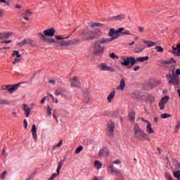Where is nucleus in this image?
Wrapping results in <instances>:
<instances>
[{
    "label": "nucleus",
    "instance_id": "obj_22",
    "mask_svg": "<svg viewBox=\"0 0 180 180\" xmlns=\"http://www.w3.org/2000/svg\"><path fill=\"white\" fill-rule=\"evenodd\" d=\"M146 131L148 132V134H153V133H154V129H153V127H151L150 122H148L146 126Z\"/></svg>",
    "mask_w": 180,
    "mask_h": 180
},
{
    "label": "nucleus",
    "instance_id": "obj_18",
    "mask_svg": "<svg viewBox=\"0 0 180 180\" xmlns=\"http://www.w3.org/2000/svg\"><path fill=\"white\" fill-rule=\"evenodd\" d=\"M12 36V32H2L0 34L1 40H4L5 39H9Z\"/></svg>",
    "mask_w": 180,
    "mask_h": 180
},
{
    "label": "nucleus",
    "instance_id": "obj_38",
    "mask_svg": "<svg viewBox=\"0 0 180 180\" xmlns=\"http://www.w3.org/2000/svg\"><path fill=\"white\" fill-rule=\"evenodd\" d=\"M173 175L175 178L180 180V171H176L173 173Z\"/></svg>",
    "mask_w": 180,
    "mask_h": 180
},
{
    "label": "nucleus",
    "instance_id": "obj_53",
    "mask_svg": "<svg viewBox=\"0 0 180 180\" xmlns=\"http://www.w3.org/2000/svg\"><path fill=\"white\" fill-rule=\"evenodd\" d=\"M4 43H6V44H8L9 43H12V40H6V41H2L1 44H4Z\"/></svg>",
    "mask_w": 180,
    "mask_h": 180
},
{
    "label": "nucleus",
    "instance_id": "obj_60",
    "mask_svg": "<svg viewBox=\"0 0 180 180\" xmlns=\"http://www.w3.org/2000/svg\"><path fill=\"white\" fill-rule=\"evenodd\" d=\"M139 32H144V27H139Z\"/></svg>",
    "mask_w": 180,
    "mask_h": 180
},
{
    "label": "nucleus",
    "instance_id": "obj_56",
    "mask_svg": "<svg viewBox=\"0 0 180 180\" xmlns=\"http://www.w3.org/2000/svg\"><path fill=\"white\" fill-rule=\"evenodd\" d=\"M24 127L27 129V121L26 120H24Z\"/></svg>",
    "mask_w": 180,
    "mask_h": 180
},
{
    "label": "nucleus",
    "instance_id": "obj_23",
    "mask_svg": "<svg viewBox=\"0 0 180 180\" xmlns=\"http://www.w3.org/2000/svg\"><path fill=\"white\" fill-rule=\"evenodd\" d=\"M144 44H148V47H154V46H157V43L153 41L143 40Z\"/></svg>",
    "mask_w": 180,
    "mask_h": 180
},
{
    "label": "nucleus",
    "instance_id": "obj_3",
    "mask_svg": "<svg viewBox=\"0 0 180 180\" xmlns=\"http://www.w3.org/2000/svg\"><path fill=\"white\" fill-rule=\"evenodd\" d=\"M96 34H98V32H94L91 30H86L81 31L82 41H85L86 40H94L96 39Z\"/></svg>",
    "mask_w": 180,
    "mask_h": 180
},
{
    "label": "nucleus",
    "instance_id": "obj_57",
    "mask_svg": "<svg viewBox=\"0 0 180 180\" xmlns=\"http://www.w3.org/2000/svg\"><path fill=\"white\" fill-rule=\"evenodd\" d=\"M167 180H174V179L172 178V176H171L169 174L167 176Z\"/></svg>",
    "mask_w": 180,
    "mask_h": 180
},
{
    "label": "nucleus",
    "instance_id": "obj_6",
    "mask_svg": "<svg viewBox=\"0 0 180 180\" xmlns=\"http://www.w3.org/2000/svg\"><path fill=\"white\" fill-rule=\"evenodd\" d=\"M166 78L169 79V84L170 85H179V80L178 76L175 75V72H172V74L169 73L166 75Z\"/></svg>",
    "mask_w": 180,
    "mask_h": 180
},
{
    "label": "nucleus",
    "instance_id": "obj_14",
    "mask_svg": "<svg viewBox=\"0 0 180 180\" xmlns=\"http://www.w3.org/2000/svg\"><path fill=\"white\" fill-rule=\"evenodd\" d=\"M98 155L101 158H105V157H108L109 155V149L106 147H103L100 150Z\"/></svg>",
    "mask_w": 180,
    "mask_h": 180
},
{
    "label": "nucleus",
    "instance_id": "obj_64",
    "mask_svg": "<svg viewBox=\"0 0 180 180\" xmlns=\"http://www.w3.org/2000/svg\"><path fill=\"white\" fill-rule=\"evenodd\" d=\"M176 167V168L179 169V171H180V163H177Z\"/></svg>",
    "mask_w": 180,
    "mask_h": 180
},
{
    "label": "nucleus",
    "instance_id": "obj_42",
    "mask_svg": "<svg viewBox=\"0 0 180 180\" xmlns=\"http://www.w3.org/2000/svg\"><path fill=\"white\" fill-rule=\"evenodd\" d=\"M171 115L168 114V113H163L160 115V117H162V119H167V117H171Z\"/></svg>",
    "mask_w": 180,
    "mask_h": 180
},
{
    "label": "nucleus",
    "instance_id": "obj_59",
    "mask_svg": "<svg viewBox=\"0 0 180 180\" xmlns=\"http://www.w3.org/2000/svg\"><path fill=\"white\" fill-rule=\"evenodd\" d=\"M120 162H122L120 160H117L112 162V164H120Z\"/></svg>",
    "mask_w": 180,
    "mask_h": 180
},
{
    "label": "nucleus",
    "instance_id": "obj_61",
    "mask_svg": "<svg viewBox=\"0 0 180 180\" xmlns=\"http://www.w3.org/2000/svg\"><path fill=\"white\" fill-rule=\"evenodd\" d=\"M4 16V10L0 9V18H2Z\"/></svg>",
    "mask_w": 180,
    "mask_h": 180
},
{
    "label": "nucleus",
    "instance_id": "obj_27",
    "mask_svg": "<svg viewBox=\"0 0 180 180\" xmlns=\"http://www.w3.org/2000/svg\"><path fill=\"white\" fill-rule=\"evenodd\" d=\"M148 56H145V57H140V58H137L135 59L136 63H137V61L139 63H144V61H147V60H148Z\"/></svg>",
    "mask_w": 180,
    "mask_h": 180
},
{
    "label": "nucleus",
    "instance_id": "obj_20",
    "mask_svg": "<svg viewBox=\"0 0 180 180\" xmlns=\"http://www.w3.org/2000/svg\"><path fill=\"white\" fill-rule=\"evenodd\" d=\"M115 38H103L101 40L98 41L101 44H107L108 43H110V41H113Z\"/></svg>",
    "mask_w": 180,
    "mask_h": 180
},
{
    "label": "nucleus",
    "instance_id": "obj_48",
    "mask_svg": "<svg viewBox=\"0 0 180 180\" xmlns=\"http://www.w3.org/2000/svg\"><path fill=\"white\" fill-rule=\"evenodd\" d=\"M50 98H51L52 101L55 103H58V100L57 98H56V101H54V96H53L52 94H49Z\"/></svg>",
    "mask_w": 180,
    "mask_h": 180
},
{
    "label": "nucleus",
    "instance_id": "obj_35",
    "mask_svg": "<svg viewBox=\"0 0 180 180\" xmlns=\"http://www.w3.org/2000/svg\"><path fill=\"white\" fill-rule=\"evenodd\" d=\"M168 101H169V96H165L164 97H162V100L160 101V102H162L163 103H167V102H168Z\"/></svg>",
    "mask_w": 180,
    "mask_h": 180
},
{
    "label": "nucleus",
    "instance_id": "obj_19",
    "mask_svg": "<svg viewBox=\"0 0 180 180\" xmlns=\"http://www.w3.org/2000/svg\"><path fill=\"white\" fill-rule=\"evenodd\" d=\"M31 131L32 133V137L34 140H37V129H36V124L32 125V128L31 129Z\"/></svg>",
    "mask_w": 180,
    "mask_h": 180
},
{
    "label": "nucleus",
    "instance_id": "obj_4",
    "mask_svg": "<svg viewBox=\"0 0 180 180\" xmlns=\"http://www.w3.org/2000/svg\"><path fill=\"white\" fill-rule=\"evenodd\" d=\"M121 60H122L123 62H121V65H122L124 67H127L128 65L133 66L134 64H136V58L131 56V57H126V56H122Z\"/></svg>",
    "mask_w": 180,
    "mask_h": 180
},
{
    "label": "nucleus",
    "instance_id": "obj_47",
    "mask_svg": "<svg viewBox=\"0 0 180 180\" xmlns=\"http://www.w3.org/2000/svg\"><path fill=\"white\" fill-rule=\"evenodd\" d=\"M121 34L130 35V31L125 30L124 31H121Z\"/></svg>",
    "mask_w": 180,
    "mask_h": 180
},
{
    "label": "nucleus",
    "instance_id": "obj_8",
    "mask_svg": "<svg viewBox=\"0 0 180 180\" xmlns=\"http://www.w3.org/2000/svg\"><path fill=\"white\" fill-rule=\"evenodd\" d=\"M20 84L22 83H18L17 84L4 85L1 86V89H3V91H6L7 89L8 91L10 92V94H13L14 91H16V89H18V88L20 86Z\"/></svg>",
    "mask_w": 180,
    "mask_h": 180
},
{
    "label": "nucleus",
    "instance_id": "obj_31",
    "mask_svg": "<svg viewBox=\"0 0 180 180\" xmlns=\"http://www.w3.org/2000/svg\"><path fill=\"white\" fill-rule=\"evenodd\" d=\"M89 26L91 27H99V26H103V24L99 22H91Z\"/></svg>",
    "mask_w": 180,
    "mask_h": 180
},
{
    "label": "nucleus",
    "instance_id": "obj_52",
    "mask_svg": "<svg viewBox=\"0 0 180 180\" xmlns=\"http://www.w3.org/2000/svg\"><path fill=\"white\" fill-rule=\"evenodd\" d=\"M175 75L177 76V78H179L180 69H176Z\"/></svg>",
    "mask_w": 180,
    "mask_h": 180
},
{
    "label": "nucleus",
    "instance_id": "obj_46",
    "mask_svg": "<svg viewBox=\"0 0 180 180\" xmlns=\"http://www.w3.org/2000/svg\"><path fill=\"white\" fill-rule=\"evenodd\" d=\"M51 107H50V105H48L47 106V114L49 115V116H51Z\"/></svg>",
    "mask_w": 180,
    "mask_h": 180
},
{
    "label": "nucleus",
    "instance_id": "obj_9",
    "mask_svg": "<svg viewBox=\"0 0 180 180\" xmlns=\"http://www.w3.org/2000/svg\"><path fill=\"white\" fill-rule=\"evenodd\" d=\"M70 82L72 88H81V82H79L78 77H73V78L70 79Z\"/></svg>",
    "mask_w": 180,
    "mask_h": 180
},
{
    "label": "nucleus",
    "instance_id": "obj_1",
    "mask_svg": "<svg viewBox=\"0 0 180 180\" xmlns=\"http://www.w3.org/2000/svg\"><path fill=\"white\" fill-rule=\"evenodd\" d=\"M38 36L41 40H43V41L48 43V44H52V43H55L56 47H60V46H62L63 47L65 46H70V40H62L60 41H56V39H54V38L46 37L41 32H39L38 34Z\"/></svg>",
    "mask_w": 180,
    "mask_h": 180
},
{
    "label": "nucleus",
    "instance_id": "obj_40",
    "mask_svg": "<svg viewBox=\"0 0 180 180\" xmlns=\"http://www.w3.org/2000/svg\"><path fill=\"white\" fill-rule=\"evenodd\" d=\"M144 49H146V48L145 47H143V48H139V47H137V48H135L134 51L136 53H142L143 51L144 50Z\"/></svg>",
    "mask_w": 180,
    "mask_h": 180
},
{
    "label": "nucleus",
    "instance_id": "obj_5",
    "mask_svg": "<svg viewBox=\"0 0 180 180\" xmlns=\"http://www.w3.org/2000/svg\"><path fill=\"white\" fill-rule=\"evenodd\" d=\"M124 30V27L118 28L117 30H115V28L110 29L108 35L110 37V39H113V40H116V39H119L120 37V33Z\"/></svg>",
    "mask_w": 180,
    "mask_h": 180
},
{
    "label": "nucleus",
    "instance_id": "obj_30",
    "mask_svg": "<svg viewBox=\"0 0 180 180\" xmlns=\"http://www.w3.org/2000/svg\"><path fill=\"white\" fill-rule=\"evenodd\" d=\"M81 41V39H75L73 40H69V44L70 46H72V44H78Z\"/></svg>",
    "mask_w": 180,
    "mask_h": 180
},
{
    "label": "nucleus",
    "instance_id": "obj_21",
    "mask_svg": "<svg viewBox=\"0 0 180 180\" xmlns=\"http://www.w3.org/2000/svg\"><path fill=\"white\" fill-rule=\"evenodd\" d=\"M23 110L25 112V116L26 117H29V115H30V112H32V110L30 108L27 106L26 104H23Z\"/></svg>",
    "mask_w": 180,
    "mask_h": 180
},
{
    "label": "nucleus",
    "instance_id": "obj_43",
    "mask_svg": "<svg viewBox=\"0 0 180 180\" xmlns=\"http://www.w3.org/2000/svg\"><path fill=\"white\" fill-rule=\"evenodd\" d=\"M61 94H63L62 89H57L55 92V95H56V96H58L61 95Z\"/></svg>",
    "mask_w": 180,
    "mask_h": 180
},
{
    "label": "nucleus",
    "instance_id": "obj_29",
    "mask_svg": "<svg viewBox=\"0 0 180 180\" xmlns=\"http://www.w3.org/2000/svg\"><path fill=\"white\" fill-rule=\"evenodd\" d=\"M124 86H126V84L124 83V79H122L120 81L118 89H121V91H124Z\"/></svg>",
    "mask_w": 180,
    "mask_h": 180
},
{
    "label": "nucleus",
    "instance_id": "obj_15",
    "mask_svg": "<svg viewBox=\"0 0 180 180\" xmlns=\"http://www.w3.org/2000/svg\"><path fill=\"white\" fill-rule=\"evenodd\" d=\"M101 71H110V72H115V68L112 67L108 66V65L105 63H102L101 65Z\"/></svg>",
    "mask_w": 180,
    "mask_h": 180
},
{
    "label": "nucleus",
    "instance_id": "obj_17",
    "mask_svg": "<svg viewBox=\"0 0 180 180\" xmlns=\"http://www.w3.org/2000/svg\"><path fill=\"white\" fill-rule=\"evenodd\" d=\"M126 18V15L124 14H120L118 15H115L111 17L110 19V20H123V19Z\"/></svg>",
    "mask_w": 180,
    "mask_h": 180
},
{
    "label": "nucleus",
    "instance_id": "obj_33",
    "mask_svg": "<svg viewBox=\"0 0 180 180\" xmlns=\"http://www.w3.org/2000/svg\"><path fill=\"white\" fill-rule=\"evenodd\" d=\"M155 50H157V53H164V48L161 46H155Z\"/></svg>",
    "mask_w": 180,
    "mask_h": 180
},
{
    "label": "nucleus",
    "instance_id": "obj_41",
    "mask_svg": "<svg viewBox=\"0 0 180 180\" xmlns=\"http://www.w3.org/2000/svg\"><path fill=\"white\" fill-rule=\"evenodd\" d=\"M62 146H63V140H60L57 145H56L55 146L53 147L52 149L56 150V148H58L61 147Z\"/></svg>",
    "mask_w": 180,
    "mask_h": 180
},
{
    "label": "nucleus",
    "instance_id": "obj_51",
    "mask_svg": "<svg viewBox=\"0 0 180 180\" xmlns=\"http://www.w3.org/2000/svg\"><path fill=\"white\" fill-rule=\"evenodd\" d=\"M6 153V147H4L2 149V155H3V157H6V155H5Z\"/></svg>",
    "mask_w": 180,
    "mask_h": 180
},
{
    "label": "nucleus",
    "instance_id": "obj_37",
    "mask_svg": "<svg viewBox=\"0 0 180 180\" xmlns=\"http://www.w3.org/2000/svg\"><path fill=\"white\" fill-rule=\"evenodd\" d=\"M22 61V56L17 57L15 58L14 61L13 62V64H18V63H20Z\"/></svg>",
    "mask_w": 180,
    "mask_h": 180
},
{
    "label": "nucleus",
    "instance_id": "obj_45",
    "mask_svg": "<svg viewBox=\"0 0 180 180\" xmlns=\"http://www.w3.org/2000/svg\"><path fill=\"white\" fill-rule=\"evenodd\" d=\"M55 37H56V39H57V40H64L65 39H68V37H70V36H68L66 37H61V35H56Z\"/></svg>",
    "mask_w": 180,
    "mask_h": 180
},
{
    "label": "nucleus",
    "instance_id": "obj_25",
    "mask_svg": "<svg viewBox=\"0 0 180 180\" xmlns=\"http://www.w3.org/2000/svg\"><path fill=\"white\" fill-rule=\"evenodd\" d=\"M116 95V91H112L108 96L107 99L109 103L112 102V99L115 98V96Z\"/></svg>",
    "mask_w": 180,
    "mask_h": 180
},
{
    "label": "nucleus",
    "instance_id": "obj_54",
    "mask_svg": "<svg viewBox=\"0 0 180 180\" xmlns=\"http://www.w3.org/2000/svg\"><path fill=\"white\" fill-rule=\"evenodd\" d=\"M84 103H88V102H89V97L87 96L84 99Z\"/></svg>",
    "mask_w": 180,
    "mask_h": 180
},
{
    "label": "nucleus",
    "instance_id": "obj_34",
    "mask_svg": "<svg viewBox=\"0 0 180 180\" xmlns=\"http://www.w3.org/2000/svg\"><path fill=\"white\" fill-rule=\"evenodd\" d=\"M10 103L9 101L0 98V105H9Z\"/></svg>",
    "mask_w": 180,
    "mask_h": 180
},
{
    "label": "nucleus",
    "instance_id": "obj_2",
    "mask_svg": "<svg viewBox=\"0 0 180 180\" xmlns=\"http://www.w3.org/2000/svg\"><path fill=\"white\" fill-rule=\"evenodd\" d=\"M134 134L135 138L139 140L142 139L144 141L147 140L148 141H151L148 134H147L144 130L141 129V128H140V125L137 123L134 126Z\"/></svg>",
    "mask_w": 180,
    "mask_h": 180
},
{
    "label": "nucleus",
    "instance_id": "obj_11",
    "mask_svg": "<svg viewBox=\"0 0 180 180\" xmlns=\"http://www.w3.org/2000/svg\"><path fill=\"white\" fill-rule=\"evenodd\" d=\"M58 165V167L56 170L57 173H53L49 178V180H54V178H57V175H60V169H61V168H63V165H64V160H60Z\"/></svg>",
    "mask_w": 180,
    "mask_h": 180
},
{
    "label": "nucleus",
    "instance_id": "obj_10",
    "mask_svg": "<svg viewBox=\"0 0 180 180\" xmlns=\"http://www.w3.org/2000/svg\"><path fill=\"white\" fill-rule=\"evenodd\" d=\"M107 128V136H109V137H113V133H115V122H111L110 124H108Z\"/></svg>",
    "mask_w": 180,
    "mask_h": 180
},
{
    "label": "nucleus",
    "instance_id": "obj_13",
    "mask_svg": "<svg viewBox=\"0 0 180 180\" xmlns=\"http://www.w3.org/2000/svg\"><path fill=\"white\" fill-rule=\"evenodd\" d=\"M43 35H44L45 37H51V39H53V36H54V34H56V30L52 27L48 30H45L44 31V34H42Z\"/></svg>",
    "mask_w": 180,
    "mask_h": 180
},
{
    "label": "nucleus",
    "instance_id": "obj_12",
    "mask_svg": "<svg viewBox=\"0 0 180 180\" xmlns=\"http://www.w3.org/2000/svg\"><path fill=\"white\" fill-rule=\"evenodd\" d=\"M108 168H110L112 174H115V175H116L117 176H120L121 178H123V175L122 174V170L117 169V168L115 167L113 165H110Z\"/></svg>",
    "mask_w": 180,
    "mask_h": 180
},
{
    "label": "nucleus",
    "instance_id": "obj_44",
    "mask_svg": "<svg viewBox=\"0 0 180 180\" xmlns=\"http://www.w3.org/2000/svg\"><path fill=\"white\" fill-rule=\"evenodd\" d=\"M82 150H84V147L82 146H80L78 148H77V149L75 150V153L79 154L80 151H82Z\"/></svg>",
    "mask_w": 180,
    "mask_h": 180
},
{
    "label": "nucleus",
    "instance_id": "obj_50",
    "mask_svg": "<svg viewBox=\"0 0 180 180\" xmlns=\"http://www.w3.org/2000/svg\"><path fill=\"white\" fill-rule=\"evenodd\" d=\"M7 172L6 171H4L1 175H0V178L1 179H4L5 178V176L6 175Z\"/></svg>",
    "mask_w": 180,
    "mask_h": 180
},
{
    "label": "nucleus",
    "instance_id": "obj_58",
    "mask_svg": "<svg viewBox=\"0 0 180 180\" xmlns=\"http://www.w3.org/2000/svg\"><path fill=\"white\" fill-rule=\"evenodd\" d=\"M25 13L26 15H32V13L30 10H26Z\"/></svg>",
    "mask_w": 180,
    "mask_h": 180
},
{
    "label": "nucleus",
    "instance_id": "obj_28",
    "mask_svg": "<svg viewBox=\"0 0 180 180\" xmlns=\"http://www.w3.org/2000/svg\"><path fill=\"white\" fill-rule=\"evenodd\" d=\"M172 49H173V51H172L173 54H175L177 57H179L180 56V52L179 51V49L177 46L175 47V46H173Z\"/></svg>",
    "mask_w": 180,
    "mask_h": 180
},
{
    "label": "nucleus",
    "instance_id": "obj_32",
    "mask_svg": "<svg viewBox=\"0 0 180 180\" xmlns=\"http://www.w3.org/2000/svg\"><path fill=\"white\" fill-rule=\"evenodd\" d=\"M94 165L97 169H101V168H102V163L99 162L98 160L94 162Z\"/></svg>",
    "mask_w": 180,
    "mask_h": 180
},
{
    "label": "nucleus",
    "instance_id": "obj_36",
    "mask_svg": "<svg viewBox=\"0 0 180 180\" xmlns=\"http://www.w3.org/2000/svg\"><path fill=\"white\" fill-rule=\"evenodd\" d=\"M12 57H22V55L19 54V51H13L12 53Z\"/></svg>",
    "mask_w": 180,
    "mask_h": 180
},
{
    "label": "nucleus",
    "instance_id": "obj_49",
    "mask_svg": "<svg viewBox=\"0 0 180 180\" xmlns=\"http://www.w3.org/2000/svg\"><path fill=\"white\" fill-rule=\"evenodd\" d=\"M110 58H119V56L115 55V53H110Z\"/></svg>",
    "mask_w": 180,
    "mask_h": 180
},
{
    "label": "nucleus",
    "instance_id": "obj_55",
    "mask_svg": "<svg viewBox=\"0 0 180 180\" xmlns=\"http://www.w3.org/2000/svg\"><path fill=\"white\" fill-rule=\"evenodd\" d=\"M49 82V84H52V85H56V80L54 79H51Z\"/></svg>",
    "mask_w": 180,
    "mask_h": 180
},
{
    "label": "nucleus",
    "instance_id": "obj_24",
    "mask_svg": "<svg viewBox=\"0 0 180 180\" xmlns=\"http://www.w3.org/2000/svg\"><path fill=\"white\" fill-rule=\"evenodd\" d=\"M162 64H165V65H168V64H176V60H175V59H174L173 58H170L169 60H162Z\"/></svg>",
    "mask_w": 180,
    "mask_h": 180
},
{
    "label": "nucleus",
    "instance_id": "obj_63",
    "mask_svg": "<svg viewBox=\"0 0 180 180\" xmlns=\"http://www.w3.org/2000/svg\"><path fill=\"white\" fill-rule=\"evenodd\" d=\"M140 70V66H136L134 68V71H139Z\"/></svg>",
    "mask_w": 180,
    "mask_h": 180
},
{
    "label": "nucleus",
    "instance_id": "obj_62",
    "mask_svg": "<svg viewBox=\"0 0 180 180\" xmlns=\"http://www.w3.org/2000/svg\"><path fill=\"white\" fill-rule=\"evenodd\" d=\"M167 164H171V161L169 160V158L166 157Z\"/></svg>",
    "mask_w": 180,
    "mask_h": 180
},
{
    "label": "nucleus",
    "instance_id": "obj_39",
    "mask_svg": "<svg viewBox=\"0 0 180 180\" xmlns=\"http://www.w3.org/2000/svg\"><path fill=\"white\" fill-rule=\"evenodd\" d=\"M159 108H160V110H164V109L165 108V103H163L162 101H160L159 102Z\"/></svg>",
    "mask_w": 180,
    "mask_h": 180
},
{
    "label": "nucleus",
    "instance_id": "obj_7",
    "mask_svg": "<svg viewBox=\"0 0 180 180\" xmlns=\"http://www.w3.org/2000/svg\"><path fill=\"white\" fill-rule=\"evenodd\" d=\"M102 44L98 41H96L94 45V54L95 56H102L105 51V46H102Z\"/></svg>",
    "mask_w": 180,
    "mask_h": 180
},
{
    "label": "nucleus",
    "instance_id": "obj_26",
    "mask_svg": "<svg viewBox=\"0 0 180 180\" xmlns=\"http://www.w3.org/2000/svg\"><path fill=\"white\" fill-rule=\"evenodd\" d=\"M129 117L131 122H134V120H136V112L134 111L129 112Z\"/></svg>",
    "mask_w": 180,
    "mask_h": 180
},
{
    "label": "nucleus",
    "instance_id": "obj_16",
    "mask_svg": "<svg viewBox=\"0 0 180 180\" xmlns=\"http://www.w3.org/2000/svg\"><path fill=\"white\" fill-rule=\"evenodd\" d=\"M33 43V41L29 38H25L24 40H22L21 42L18 43V46L20 47H23V46H26V44H32Z\"/></svg>",
    "mask_w": 180,
    "mask_h": 180
}]
</instances>
